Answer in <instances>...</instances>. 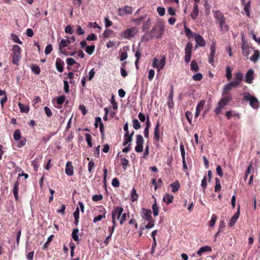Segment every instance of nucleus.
<instances>
[{"instance_id":"1","label":"nucleus","mask_w":260,"mask_h":260,"mask_svg":"<svg viewBox=\"0 0 260 260\" xmlns=\"http://www.w3.org/2000/svg\"><path fill=\"white\" fill-rule=\"evenodd\" d=\"M165 32V26L158 23L149 32L144 35L141 39L142 42H147L153 38H160Z\"/></svg>"},{"instance_id":"2","label":"nucleus","mask_w":260,"mask_h":260,"mask_svg":"<svg viewBox=\"0 0 260 260\" xmlns=\"http://www.w3.org/2000/svg\"><path fill=\"white\" fill-rule=\"evenodd\" d=\"M244 100L249 102L250 106L253 109H257L259 107V103L257 99L248 92L244 94Z\"/></svg>"},{"instance_id":"3","label":"nucleus","mask_w":260,"mask_h":260,"mask_svg":"<svg viewBox=\"0 0 260 260\" xmlns=\"http://www.w3.org/2000/svg\"><path fill=\"white\" fill-rule=\"evenodd\" d=\"M123 211V208L120 206L116 207L111 212L112 222V223L115 225L117 222L116 219H120V216Z\"/></svg>"},{"instance_id":"4","label":"nucleus","mask_w":260,"mask_h":260,"mask_svg":"<svg viewBox=\"0 0 260 260\" xmlns=\"http://www.w3.org/2000/svg\"><path fill=\"white\" fill-rule=\"evenodd\" d=\"M12 50L13 53L12 62L15 64H18L21 57V48L18 45H15L13 47Z\"/></svg>"},{"instance_id":"5","label":"nucleus","mask_w":260,"mask_h":260,"mask_svg":"<svg viewBox=\"0 0 260 260\" xmlns=\"http://www.w3.org/2000/svg\"><path fill=\"white\" fill-rule=\"evenodd\" d=\"M192 48V43L190 42H188L185 48V55L184 57V60L186 63H189L191 60Z\"/></svg>"},{"instance_id":"6","label":"nucleus","mask_w":260,"mask_h":260,"mask_svg":"<svg viewBox=\"0 0 260 260\" xmlns=\"http://www.w3.org/2000/svg\"><path fill=\"white\" fill-rule=\"evenodd\" d=\"M160 126V122L159 120H158L156 121V123L154 130L153 139L155 142H158L161 139H162L163 133L162 132H161L159 129Z\"/></svg>"},{"instance_id":"7","label":"nucleus","mask_w":260,"mask_h":260,"mask_svg":"<svg viewBox=\"0 0 260 260\" xmlns=\"http://www.w3.org/2000/svg\"><path fill=\"white\" fill-rule=\"evenodd\" d=\"M165 64L166 57L164 56L159 61L156 58H154L153 60L152 67L157 69L158 72L164 68Z\"/></svg>"},{"instance_id":"8","label":"nucleus","mask_w":260,"mask_h":260,"mask_svg":"<svg viewBox=\"0 0 260 260\" xmlns=\"http://www.w3.org/2000/svg\"><path fill=\"white\" fill-rule=\"evenodd\" d=\"M250 47L249 45L247 44L246 41L242 39V44H241V49L242 51V54L248 58L250 54Z\"/></svg>"},{"instance_id":"9","label":"nucleus","mask_w":260,"mask_h":260,"mask_svg":"<svg viewBox=\"0 0 260 260\" xmlns=\"http://www.w3.org/2000/svg\"><path fill=\"white\" fill-rule=\"evenodd\" d=\"M137 32V28L135 27H133L126 29L123 33V37L126 39H129L133 37Z\"/></svg>"},{"instance_id":"10","label":"nucleus","mask_w":260,"mask_h":260,"mask_svg":"<svg viewBox=\"0 0 260 260\" xmlns=\"http://www.w3.org/2000/svg\"><path fill=\"white\" fill-rule=\"evenodd\" d=\"M243 78V74L241 72H236L234 74V80L232 82L237 87L241 83Z\"/></svg>"},{"instance_id":"11","label":"nucleus","mask_w":260,"mask_h":260,"mask_svg":"<svg viewBox=\"0 0 260 260\" xmlns=\"http://www.w3.org/2000/svg\"><path fill=\"white\" fill-rule=\"evenodd\" d=\"M236 87L237 86L234 84V83H233L232 82L226 84L223 87L222 95H224V94H230V91L233 88Z\"/></svg>"},{"instance_id":"12","label":"nucleus","mask_w":260,"mask_h":260,"mask_svg":"<svg viewBox=\"0 0 260 260\" xmlns=\"http://www.w3.org/2000/svg\"><path fill=\"white\" fill-rule=\"evenodd\" d=\"M214 17L216 21L218 22V24L222 21H226L225 17L220 11H216L214 12Z\"/></svg>"},{"instance_id":"13","label":"nucleus","mask_w":260,"mask_h":260,"mask_svg":"<svg viewBox=\"0 0 260 260\" xmlns=\"http://www.w3.org/2000/svg\"><path fill=\"white\" fill-rule=\"evenodd\" d=\"M232 99V97L231 94H224L218 103L224 107L226 106Z\"/></svg>"},{"instance_id":"14","label":"nucleus","mask_w":260,"mask_h":260,"mask_svg":"<svg viewBox=\"0 0 260 260\" xmlns=\"http://www.w3.org/2000/svg\"><path fill=\"white\" fill-rule=\"evenodd\" d=\"M142 217L145 220H150L152 219L151 211L150 209L143 208L142 210Z\"/></svg>"},{"instance_id":"15","label":"nucleus","mask_w":260,"mask_h":260,"mask_svg":"<svg viewBox=\"0 0 260 260\" xmlns=\"http://www.w3.org/2000/svg\"><path fill=\"white\" fill-rule=\"evenodd\" d=\"M64 65V62L60 58H56L55 66L58 72L62 73L63 71Z\"/></svg>"},{"instance_id":"16","label":"nucleus","mask_w":260,"mask_h":260,"mask_svg":"<svg viewBox=\"0 0 260 260\" xmlns=\"http://www.w3.org/2000/svg\"><path fill=\"white\" fill-rule=\"evenodd\" d=\"M240 206H238V208L237 212L232 216L229 223V226L230 227L233 226L236 223L240 216Z\"/></svg>"},{"instance_id":"17","label":"nucleus","mask_w":260,"mask_h":260,"mask_svg":"<svg viewBox=\"0 0 260 260\" xmlns=\"http://www.w3.org/2000/svg\"><path fill=\"white\" fill-rule=\"evenodd\" d=\"M194 39L198 46L203 47L205 45L206 43L203 38L199 34H196L194 35Z\"/></svg>"},{"instance_id":"18","label":"nucleus","mask_w":260,"mask_h":260,"mask_svg":"<svg viewBox=\"0 0 260 260\" xmlns=\"http://www.w3.org/2000/svg\"><path fill=\"white\" fill-rule=\"evenodd\" d=\"M253 74H254V71L252 69H249L247 71V72L246 74V76L245 77V81L246 83H249V84L252 83V81L254 78H253Z\"/></svg>"},{"instance_id":"19","label":"nucleus","mask_w":260,"mask_h":260,"mask_svg":"<svg viewBox=\"0 0 260 260\" xmlns=\"http://www.w3.org/2000/svg\"><path fill=\"white\" fill-rule=\"evenodd\" d=\"M99 212L101 213V214L98 215L93 218V221L94 223L101 221L103 218L106 217V210L104 207H102V209L100 210Z\"/></svg>"},{"instance_id":"20","label":"nucleus","mask_w":260,"mask_h":260,"mask_svg":"<svg viewBox=\"0 0 260 260\" xmlns=\"http://www.w3.org/2000/svg\"><path fill=\"white\" fill-rule=\"evenodd\" d=\"M65 172L68 176H72L74 174L73 167L71 161H68L66 165Z\"/></svg>"},{"instance_id":"21","label":"nucleus","mask_w":260,"mask_h":260,"mask_svg":"<svg viewBox=\"0 0 260 260\" xmlns=\"http://www.w3.org/2000/svg\"><path fill=\"white\" fill-rule=\"evenodd\" d=\"M199 14V7L197 3H194L193 4V10L190 14V17L193 20H195Z\"/></svg>"},{"instance_id":"22","label":"nucleus","mask_w":260,"mask_h":260,"mask_svg":"<svg viewBox=\"0 0 260 260\" xmlns=\"http://www.w3.org/2000/svg\"><path fill=\"white\" fill-rule=\"evenodd\" d=\"M19 186V182L17 180L14 185V186L13 189V193L14 194L15 200L16 201H18V189Z\"/></svg>"},{"instance_id":"23","label":"nucleus","mask_w":260,"mask_h":260,"mask_svg":"<svg viewBox=\"0 0 260 260\" xmlns=\"http://www.w3.org/2000/svg\"><path fill=\"white\" fill-rule=\"evenodd\" d=\"M205 104V102L202 101L199 102L196 107V112L195 114V117H198L200 114L201 111L203 109L204 106Z\"/></svg>"},{"instance_id":"24","label":"nucleus","mask_w":260,"mask_h":260,"mask_svg":"<svg viewBox=\"0 0 260 260\" xmlns=\"http://www.w3.org/2000/svg\"><path fill=\"white\" fill-rule=\"evenodd\" d=\"M170 186L172 189V191L174 193L176 192L179 190L180 187V183L178 181H176L175 182L171 183L170 184Z\"/></svg>"},{"instance_id":"25","label":"nucleus","mask_w":260,"mask_h":260,"mask_svg":"<svg viewBox=\"0 0 260 260\" xmlns=\"http://www.w3.org/2000/svg\"><path fill=\"white\" fill-rule=\"evenodd\" d=\"M225 76L228 81L231 80L232 78V69L229 66H227L225 68Z\"/></svg>"},{"instance_id":"26","label":"nucleus","mask_w":260,"mask_h":260,"mask_svg":"<svg viewBox=\"0 0 260 260\" xmlns=\"http://www.w3.org/2000/svg\"><path fill=\"white\" fill-rule=\"evenodd\" d=\"M220 30L222 32H227L229 30V26L226 23V21H222L219 23Z\"/></svg>"},{"instance_id":"27","label":"nucleus","mask_w":260,"mask_h":260,"mask_svg":"<svg viewBox=\"0 0 260 260\" xmlns=\"http://www.w3.org/2000/svg\"><path fill=\"white\" fill-rule=\"evenodd\" d=\"M260 53L258 50H254V54L250 58V60L253 62H256L259 59Z\"/></svg>"},{"instance_id":"28","label":"nucleus","mask_w":260,"mask_h":260,"mask_svg":"<svg viewBox=\"0 0 260 260\" xmlns=\"http://www.w3.org/2000/svg\"><path fill=\"white\" fill-rule=\"evenodd\" d=\"M173 196L166 193L163 198V201L167 204L171 203L173 201Z\"/></svg>"},{"instance_id":"29","label":"nucleus","mask_w":260,"mask_h":260,"mask_svg":"<svg viewBox=\"0 0 260 260\" xmlns=\"http://www.w3.org/2000/svg\"><path fill=\"white\" fill-rule=\"evenodd\" d=\"M42 156H40L39 157L36 158L34 160H33L31 162V165L33 166L34 170L36 171H38V169L39 166V160L41 159Z\"/></svg>"},{"instance_id":"30","label":"nucleus","mask_w":260,"mask_h":260,"mask_svg":"<svg viewBox=\"0 0 260 260\" xmlns=\"http://www.w3.org/2000/svg\"><path fill=\"white\" fill-rule=\"evenodd\" d=\"M131 201L133 202H136L138 201V194L137 193L136 189L133 188L131 191Z\"/></svg>"},{"instance_id":"31","label":"nucleus","mask_w":260,"mask_h":260,"mask_svg":"<svg viewBox=\"0 0 260 260\" xmlns=\"http://www.w3.org/2000/svg\"><path fill=\"white\" fill-rule=\"evenodd\" d=\"M225 115L228 119H231L232 116L237 117L238 118L240 117V115L233 111H227L225 113Z\"/></svg>"},{"instance_id":"32","label":"nucleus","mask_w":260,"mask_h":260,"mask_svg":"<svg viewBox=\"0 0 260 260\" xmlns=\"http://www.w3.org/2000/svg\"><path fill=\"white\" fill-rule=\"evenodd\" d=\"M70 44V40L69 39H61L59 44V49H62L63 48L66 47L68 46V45Z\"/></svg>"},{"instance_id":"33","label":"nucleus","mask_w":260,"mask_h":260,"mask_svg":"<svg viewBox=\"0 0 260 260\" xmlns=\"http://www.w3.org/2000/svg\"><path fill=\"white\" fill-rule=\"evenodd\" d=\"M190 69L194 72H198L199 70L198 63L194 60H193L191 62Z\"/></svg>"},{"instance_id":"34","label":"nucleus","mask_w":260,"mask_h":260,"mask_svg":"<svg viewBox=\"0 0 260 260\" xmlns=\"http://www.w3.org/2000/svg\"><path fill=\"white\" fill-rule=\"evenodd\" d=\"M133 126L136 130L139 129L141 128V123L137 119H134L132 121Z\"/></svg>"},{"instance_id":"35","label":"nucleus","mask_w":260,"mask_h":260,"mask_svg":"<svg viewBox=\"0 0 260 260\" xmlns=\"http://www.w3.org/2000/svg\"><path fill=\"white\" fill-rule=\"evenodd\" d=\"M211 250V248L209 246H203L200 248L199 250L198 251L197 253L199 255H201L203 253L206 251H210Z\"/></svg>"},{"instance_id":"36","label":"nucleus","mask_w":260,"mask_h":260,"mask_svg":"<svg viewBox=\"0 0 260 260\" xmlns=\"http://www.w3.org/2000/svg\"><path fill=\"white\" fill-rule=\"evenodd\" d=\"M215 185L214 187V190L215 192H218L221 189V185L220 180L218 178H215Z\"/></svg>"},{"instance_id":"37","label":"nucleus","mask_w":260,"mask_h":260,"mask_svg":"<svg viewBox=\"0 0 260 260\" xmlns=\"http://www.w3.org/2000/svg\"><path fill=\"white\" fill-rule=\"evenodd\" d=\"M152 209L153 210V215L154 216H157L158 215V213H159V208L157 205L156 202H155V203L153 204V205L152 206Z\"/></svg>"},{"instance_id":"38","label":"nucleus","mask_w":260,"mask_h":260,"mask_svg":"<svg viewBox=\"0 0 260 260\" xmlns=\"http://www.w3.org/2000/svg\"><path fill=\"white\" fill-rule=\"evenodd\" d=\"M13 138L15 141H18L21 138V132L19 129H16L14 133Z\"/></svg>"},{"instance_id":"39","label":"nucleus","mask_w":260,"mask_h":260,"mask_svg":"<svg viewBox=\"0 0 260 260\" xmlns=\"http://www.w3.org/2000/svg\"><path fill=\"white\" fill-rule=\"evenodd\" d=\"M95 163L92 160L89 161L88 164V170L90 173L93 172V169L95 168Z\"/></svg>"},{"instance_id":"40","label":"nucleus","mask_w":260,"mask_h":260,"mask_svg":"<svg viewBox=\"0 0 260 260\" xmlns=\"http://www.w3.org/2000/svg\"><path fill=\"white\" fill-rule=\"evenodd\" d=\"M94 49V45L88 46L86 47L85 51L89 55H91L93 53Z\"/></svg>"},{"instance_id":"41","label":"nucleus","mask_w":260,"mask_h":260,"mask_svg":"<svg viewBox=\"0 0 260 260\" xmlns=\"http://www.w3.org/2000/svg\"><path fill=\"white\" fill-rule=\"evenodd\" d=\"M85 138L86 141L87 143V144L89 147H92V144L91 142L92 138L90 134L86 133L85 134Z\"/></svg>"},{"instance_id":"42","label":"nucleus","mask_w":260,"mask_h":260,"mask_svg":"<svg viewBox=\"0 0 260 260\" xmlns=\"http://www.w3.org/2000/svg\"><path fill=\"white\" fill-rule=\"evenodd\" d=\"M79 230L78 229H74L72 233V237L74 241H77L79 239L78 233Z\"/></svg>"},{"instance_id":"43","label":"nucleus","mask_w":260,"mask_h":260,"mask_svg":"<svg viewBox=\"0 0 260 260\" xmlns=\"http://www.w3.org/2000/svg\"><path fill=\"white\" fill-rule=\"evenodd\" d=\"M122 11L127 14H131L133 12V8L131 6H125L122 9Z\"/></svg>"},{"instance_id":"44","label":"nucleus","mask_w":260,"mask_h":260,"mask_svg":"<svg viewBox=\"0 0 260 260\" xmlns=\"http://www.w3.org/2000/svg\"><path fill=\"white\" fill-rule=\"evenodd\" d=\"M136 144H144V140L142 137V135H137L136 136Z\"/></svg>"},{"instance_id":"45","label":"nucleus","mask_w":260,"mask_h":260,"mask_svg":"<svg viewBox=\"0 0 260 260\" xmlns=\"http://www.w3.org/2000/svg\"><path fill=\"white\" fill-rule=\"evenodd\" d=\"M31 69L32 72L37 75H39L40 73V68L38 65H32Z\"/></svg>"},{"instance_id":"46","label":"nucleus","mask_w":260,"mask_h":260,"mask_svg":"<svg viewBox=\"0 0 260 260\" xmlns=\"http://www.w3.org/2000/svg\"><path fill=\"white\" fill-rule=\"evenodd\" d=\"M184 31L186 36L188 39H190L192 37V34L191 30L186 26H184Z\"/></svg>"},{"instance_id":"47","label":"nucleus","mask_w":260,"mask_h":260,"mask_svg":"<svg viewBox=\"0 0 260 260\" xmlns=\"http://www.w3.org/2000/svg\"><path fill=\"white\" fill-rule=\"evenodd\" d=\"M18 106L20 109L21 112L24 113H27L29 111V109L27 107L24 106L22 104L19 103Z\"/></svg>"},{"instance_id":"48","label":"nucleus","mask_w":260,"mask_h":260,"mask_svg":"<svg viewBox=\"0 0 260 260\" xmlns=\"http://www.w3.org/2000/svg\"><path fill=\"white\" fill-rule=\"evenodd\" d=\"M217 217L215 215L213 214L211 217V220L209 222V225L211 227H213L216 222Z\"/></svg>"},{"instance_id":"49","label":"nucleus","mask_w":260,"mask_h":260,"mask_svg":"<svg viewBox=\"0 0 260 260\" xmlns=\"http://www.w3.org/2000/svg\"><path fill=\"white\" fill-rule=\"evenodd\" d=\"M26 142V139L25 138H22L19 140V141L18 143V147L19 148H21L24 146Z\"/></svg>"},{"instance_id":"50","label":"nucleus","mask_w":260,"mask_h":260,"mask_svg":"<svg viewBox=\"0 0 260 260\" xmlns=\"http://www.w3.org/2000/svg\"><path fill=\"white\" fill-rule=\"evenodd\" d=\"M121 160V165L122 166V168L124 170H126L127 166L128 165V161L125 158H122Z\"/></svg>"},{"instance_id":"51","label":"nucleus","mask_w":260,"mask_h":260,"mask_svg":"<svg viewBox=\"0 0 260 260\" xmlns=\"http://www.w3.org/2000/svg\"><path fill=\"white\" fill-rule=\"evenodd\" d=\"M203 78V75L201 73L195 74L192 76V79L194 81H201Z\"/></svg>"},{"instance_id":"52","label":"nucleus","mask_w":260,"mask_h":260,"mask_svg":"<svg viewBox=\"0 0 260 260\" xmlns=\"http://www.w3.org/2000/svg\"><path fill=\"white\" fill-rule=\"evenodd\" d=\"M224 107L218 103L217 107L214 109V112L216 115H219L221 112V109Z\"/></svg>"},{"instance_id":"53","label":"nucleus","mask_w":260,"mask_h":260,"mask_svg":"<svg viewBox=\"0 0 260 260\" xmlns=\"http://www.w3.org/2000/svg\"><path fill=\"white\" fill-rule=\"evenodd\" d=\"M207 176L206 175H205L204 176V178L203 179H202V182H201V186L203 188V190H204L207 187Z\"/></svg>"},{"instance_id":"54","label":"nucleus","mask_w":260,"mask_h":260,"mask_svg":"<svg viewBox=\"0 0 260 260\" xmlns=\"http://www.w3.org/2000/svg\"><path fill=\"white\" fill-rule=\"evenodd\" d=\"M185 117L187 119L189 124H191L192 122V113L191 112L186 111L185 112Z\"/></svg>"},{"instance_id":"55","label":"nucleus","mask_w":260,"mask_h":260,"mask_svg":"<svg viewBox=\"0 0 260 260\" xmlns=\"http://www.w3.org/2000/svg\"><path fill=\"white\" fill-rule=\"evenodd\" d=\"M111 103L112 104L113 106V108L114 110H117L118 109V105L117 103L115 102L114 95H112L111 98Z\"/></svg>"},{"instance_id":"56","label":"nucleus","mask_w":260,"mask_h":260,"mask_svg":"<svg viewBox=\"0 0 260 260\" xmlns=\"http://www.w3.org/2000/svg\"><path fill=\"white\" fill-rule=\"evenodd\" d=\"M112 32H113V30H112L111 29H106L103 32V36L105 38H107L111 35Z\"/></svg>"},{"instance_id":"57","label":"nucleus","mask_w":260,"mask_h":260,"mask_svg":"<svg viewBox=\"0 0 260 260\" xmlns=\"http://www.w3.org/2000/svg\"><path fill=\"white\" fill-rule=\"evenodd\" d=\"M66 97L64 95H61L56 98L57 103L58 105H61L64 102Z\"/></svg>"},{"instance_id":"58","label":"nucleus","mask_w":260,"mask_h":260,"mask_svg":"<svg viewBox=\"0 0 260 260\" xmlns=\"http://www.w3.org/2000/svg\"><path fill=\"white\" fill-rule=\"evenodd\" d=\"M103 199L102 194H95L93 196L92 199L94 202L101 201Z\"/></svg>"},{"instance_id":"59","label":"nucleus","mask_w":260,"mask_h":260,"mask_svg":"<svg viewBox=\"0 0 260 260\" xmlns=\"http://www.w3.org/2000/svg\"><path fill=\"white\" fill-rule=\"evenodd\" d=\"M133 141V137H127V138H124V141L123 142V145H128L129 144H131V142Z\"/></svg>"},{"instance_id":"60","label":"nucleus","mask_w":260,"mask_h":260,"mask_svg":"<svg viewBox=\"0 0 260 260\" xmlns=\"http://www.w3.org/2000/svg\"><path fill=\"white\" fill-rule=\"evenodd\" d=\"M67 64L69 66H72L75 64H77L75 60L72 58H68L66 60Z\"/></svg>"},{"instance_id":"61","label":"nucleus","mask_w":260,"mask_h":260,"mask_svg":"<svg viewBox=\"0 0 260 260\" xmlns=\"http://www.w3.org/2000/svg\"><path fill=\"white\" fill-rule=\"evenodd\" d=\"M52 50V46L51 44H48L45 48V53L48 55L51 53Z\"/></svg>"},{"instance_id":"62","label":"nucleus","mask_w":260,"mask_h":260,"mask_svg":"<svg viewBox=\"0 0 260 260\" xmlns=\"http://www.w3.org/2000/svg\"><path fill=\"white\" fill-rule=\"evenodd\" d=\"M155 74V72L153 70H150L148 72V78L149 81H152L153 79Z\"/></svg>"},{"instance_id":"63","label":"nucleus","mask_w":260,"mask_h":260,"mask_svg":"<svg viewBox=\"0 0 260 260\" xmlns=\"http://www.w3.org/2000/svg\"><path fill=\"white\" fill-rule=\"evenodd\" d=\"M148 223L145 225V228L147 229H150L153 227L154 225V220L151 219L150 220H148Z\"/></svg>"},{"instance_id":"64","label":"nucleus","mask_w":260,"mask_h":260,"mask_svg":"<svg viewBox=\"0 0 260 260\" xmlns=\"http://www.w3.org/2000/svg\"><path fill=\"white\" fill-rule=\"evenodd\" d=\"M250 7V2H248L244 7V11L247 16H249L250 12L249 8Z\"/></svg>"}]
</instances>
